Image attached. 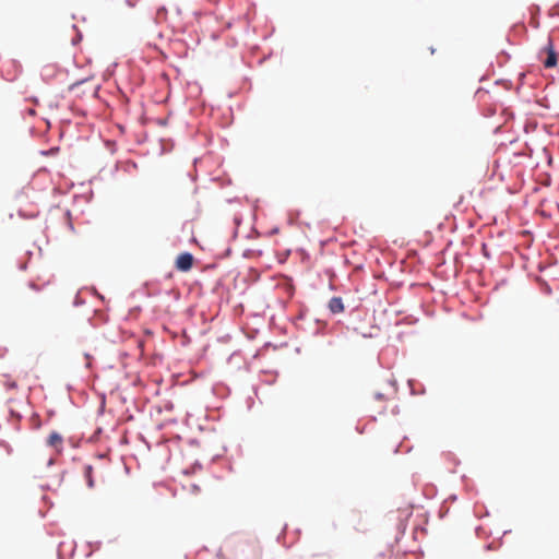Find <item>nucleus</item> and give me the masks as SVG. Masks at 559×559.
Listing matches in <instances>:
<instances>
[{"mask_svg":"<svg viewBox=\"0 0 559 559\" xmlns=\"http://www.w3.org/2000/svg\"><path fill=\"white\" fill-rule=\"evenodd\" d=\"M62 442L63 439L61 435L56 431L51 432L47 439V444L51 448H55L58 452H60L62 449Z\"/></svg>","mask_w":559,"mask_h":559,"instance_id":"nucleus-3","label":"nucleus"},{"mask_svg":"<svg viewBox=\"0 0 559 559\" xmlns=\"http://www.w3.org/2000/svg\"><path fill=\"white\" fill-rule=\"evenodd\" d=\"M0 447H3L5 449V451H7V453L11 454L12 449H11V447L8 443H5L4 441H1L0 442Z\"/></svg>","mask_w":559,"mask_h":559,"instance_id":"nucleus-6","label":"nucleus"},{"mask_svg":"<svg viewBox=\"0 0 559 559\" xmlns=\"http://www.w3.org/2000/svg\"><path fill=\"white\" fill-rule=\"evenodd\" d=\"M546 58L543 60L545 68H554L557 66V52L555 50L551 39H548L547 46L544 48Z\"/></svg>","mask_w":559,"mask_h":559,"instance_id":"nucleus-2","label":"nucleus"},{"mask_svg":"<svg viewBox=\"0 0 559 559\" xmlns=\"http://www.w3.org/2000/svg\"><path fill=\"white\" fill-rule=\"evenodd\" d=\"M92 472V467L91 466H87L86 467V473L90 475V473Z\"/></svg>","mask_w":559,"mask_h":559,"instance_id":"nucleus-7","label":"nucleus"},{"mask_svg":"<svg viewBox=\"0 0 559 559\" xmlns=\"http://www.w3.org/2000/svg\"><path fill=\"white\" fill-rule=\"evenodd\" d=\"M328 307H329V310L334 314L341 313L344 311V304H343V300L341 297L331 298Z\"/></svg>","mask_w":559,"mask_h":559,"instance_id":"nucleus-4","label":"nucleus"},{"mask_svg":"<svg viewBox=\"0 0 559 559\" xmlns=\"http://www.w3.org/2000/svg\"><path fill=\"white\" fill-rule=\"evenodd\" d=\"M133 8V4L130 0H124L122 3H120V5L118 7L117 9V13L120 15V16H124L126 15V11L129 10V9H132Z\"/></svg>","mask_w":559,"mask_h":559,"instance_id":"nucleus-5","label":"nucleus"},{"mask_svg":"<svg viewBox=\"0 0 559 559\" xmlns=\"http://www.w3.org/2000/svg\"><path fill=\"white\" fill-rule=\"evenodd\" d=\"M193 261H194V258L191 253L183 252L177 257L175 266L177 270H179L181 272H188L192 269Z\"/></svg>","mask_w":559,"mask_h":559,"instance_id":"nucleus-1","label":"nucleus"},{"mask_svg":"<svg viewBox=\"0 0 559 559\" xmlns=\"http://www.w3.org/2000/svg\"><path fill=\"white\" fill-rule=\"evenodd\" d=\"M28 114H29V115H35V110H34V109H29V110H28Z\"/></svg>","mask_w":559,"mask_h":559,"instance_id":"nucleus-8","label":"nucleus"}]
</instances>
